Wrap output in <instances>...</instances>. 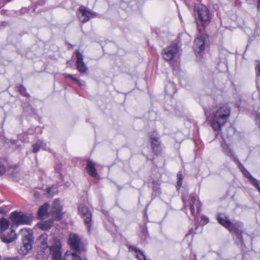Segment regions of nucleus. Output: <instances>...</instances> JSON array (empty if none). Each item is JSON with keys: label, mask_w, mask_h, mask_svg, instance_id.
I'll list each match as a JSON object with an SVG mask.
<instances>
[{"label": "nucleus", "mask_w": 260, "mask_h": 260, "mask_svg": "<svg viewBox=\"0 0 260 260\" xmlns=\"http://www.w3.org/2000/svg\"><path fill=\"white\" fill-rule=\"evenodd\" d=\"M37 241L42 249H49L53 260H62L61 244L58 239L52 238L48 241V235L43 234L40 236Z\"/></svg>", "instance_id": "f257e3e1"}, {"label": "nucleus", "mask_w": 260, "mask_h": 260, "mask_svg": "<svg viewBox=\"0 0 260 260\" xmlns=\"http://www.w3.org/2000/svg\"><path fill=\"white\" fill-rule=\"evenodd\" d=\"M22 237V245L18 250V253L22 255H26L32 250L34 243L33 232L31 230L23 229L20 231Z\"/></svg>", "instance_id": "f03ea898"}, {"label": "nucleus", "mask_w": 260, "mask_h": 260, "mask_svg": "<svg viewBox=\"0 0 260 260\" xmlns=\"http://www.w3.org/2000/svg\"><path fill=\"white\" fill-rule=\"evenodd\" d=\"M230 113V109L226 106H222L216 111L211 122L214 131L221 129V127L226 123Z\"/></svg>", "instance_id": "7ed1b4c3"}, {"label": "nucleus", "mask_w": 260, "mask_h": 260, "mask_svg": "<svg viewBox=\"0 0 260 260\" xmlns=\"http://www.w3.org/2000/svg\"><path fill=\"white\" fill-rule=\"evenodd\" d=\"M10 217L12 224L15 225L28 224L32 219L31 216L26 215L21 212H13L11 214Z\"/></svg>", "instance_id": "20e7f679"}, {"label": "nucleus", "mask_w": 260, "mask_h": 260, "mask_svg": "<svg viewBox=\"0 0 260 260\" xmlns=\"http://www.w3.org/2000/svg\"><path fill=\"white\" fill-rule=\"evenodd\" d=\"M200 20L203 25H206L209 23L210 16L208 8L204 5H199L196 8Z\"/></svg>", "instance_id": "39448f33"}, {"label": "nucleus", "mask_w": 260, "mask_h": 260, "mask_svg": "<svg viewBox=\"0 0 260 260\" xmlns=\"http://www.w3.org/2000/svg\"><path fill=\"white\" fill-rule=\"evenodd\" d=\"M78 212L83 218L85 224L87 225L89 232L91 230L92 214L88 208L83 204L78 207Z\"/></svg>", "instance_id": "423d86ee"}, {"label": "nucleus", "mask_w": 260, "mask_h": 260, "mask_svg": "<svg viewBox=\"0 0 260 260\" xmlns=\"http://www.w3.org/2000/svg\"><path fill=\"white\" fill-rule=\"evenodd\" d=\"M68 243L72 249L75 251H80L82 250L81 239L75 234H71L70 235Z\"/></svg>", "instance_id": "0eeeda50"}, {"label": "nucleus", "mask_w": 260, "mask_h": 260, "mask_svg": "<svg viewBox=\"0 0 260 260\" xmlns=\"http://www.w3.org/2000/svg\"><path fill=\"white\" fill-rule=\"evenodd\" d=\"M178 47L176 44H172L166 48L162 54L164 58L167 61L172 60L177 55L178 51Z\"/></svg>", "instance_id": "6e6552de"}, {"label": "nucleus", "mask_w": 260, "mask_h": 260, "mask_svg": "<svg viewBox=\"0 0 260 260\" xmlns=\"http://www.w3.org/2000/svg\"><path fill=\"white\" fill-rule=\"evenodd\" d=\"M216 218L218 222L220 224L228 229L231 232H235V231L234 230L233 224L224 214L218 213L216 216Z\"/></svg>", "instance_id": "1a4fd4ad"}, {"label": "nucleus", "mask_w": 260, "mask_h": 260, "mask_svg": "<svg viewBox=\"0 0 260 260\" xmlns=\"http://www.w3.org/2000/svg\"><path fill=\"white\" fill-rule=\"evenodd\" d=\"M78 16L80 20L83 22H86L89 20L90 18L96 16L95 13L90 12L83 7H81L78 13Z\"/></svg>", "instance_id": "9d476101"}, {"label": "nucleus", "mask_w": 260, "mask_h": 260, "mask_svg": "<svg viewBox=\"0 0 260 260\" xmlns=\"http://www.w3.org/2000/svg\"><path fill=\"white\" fill-rule=\"evenodd\" d=\"M76 67L78 71L81 73H85L87 71V67L83 61V55L78 51L76 52Z\"/></svg>", "instance_id": "9b49d317"}, {"label": "nucleus", "mask_w": 260, "mask_h": 260, "mask_svg": "<svg viewBox=\"0 0 260 260\" xmlns=\"http://www.w3.org/2000/svg\"><path fill=\"white\" fill-rule=\"evenodd\" d=\"M207 37L201 35L194 40V49L195 51L200 53L204 50Z\"/></svg>", "instance_id": "f8f14e48"}, {"label": "nucleus", "mask_w": 260, "mask_h": 260, "mask_svg": "<svg viewBox=\"0 0 260 260\" xmlns=\"http://www.w3.org/2000/svg\"><path fill=\"white\" fill-rule=\"evenodd\" d=\"M61 210L62 207L60 205L59 201L57 199L55 200L52 207V214L56 219L61 218L62 214Z\"/></svg>", "instance_id": "ddd939ff"}, {"label": "nucleus", "mask_w": 260, "mask_h": 260, "mask_svg": "<svg viewBox=\"0 0 260 260\" xmlns=\"http://www.w3.org/2000/svg\"><path fill=\"white\" fill-rule=\"evenodd\" d=\"M190 201L189 205L190 206V209L192 215L195 214V207L199 210L200 207V203L198 199L194 196H191L190 197Z\"/></svg>", "instance_id": "4468645a"}, {"label": "nucleus", "mask_w": 260, "mask_h": 260, "mask_svg": "<svg viewBox=\"0 0 260 260\" xmlns=\"http://www.w3.org/2000/svg\"><path fill=\"white\" fill-rule=\"evenodd\" d=\"M1 238L4 242L9 243L14 241L17 237L14 231L12 230L7 234L2 235Z\"/></svg>", "instance_id": "2eb2a0df"}, {"label": "nucleus", "mask_w": 260, "mask_h": 260, "mask_svg": "<svg viewBox=\"0 0 260 260\" xmlns=\"http://www.w3.org/2000/svg\"><path fill=\"white\" fill-rule=\"evenodd\" d=\"M95 164L91 160H88L87 164V170L90 176L96 178L98 176V173L95 169Z\"/></svg>", "instance_id": "dca6fc26"}, {"label": "nucleus", "mask_w": 260, "mask_h": 260, "mask_svg": "<svg viewBox=\"0 0 260 260\" xmlns=\"http://www.w3.org/2000/svg\"><path fill=\"white\" fill-rule=\"evenodd\" d=\"M79 252L75 251L73 252L72 251H67L64 256V260H83L79 255Z\"/></svg>", "instance_id": "f3484780"}, {"label": "nucleus", "mask_w": 260, "mask_h": 260, "mask_svg": "<svg viewBox=\"0 0 260 260\" xmlns=\"http://www.w3.org/2000/svg\"><path fill=\"white\" fill-rule=\"evenodd\" d=\"M49 206V204L45 203L40 208L38 212V215L40 218H43L45 216H48V209Z\"/></svg>", "instance_id": "a211bd4d"}, {"label": "nucleus", "mask_w": 260, "mask_h": 260, "mask_svg": "<svg viewBox=\"0 0 260 260\" xmlns=\"http://www.w3.org/2000/svg\"><path fill=\"white\" fill-rule=\"evenodd\" d=\"M129 250L134 251L136 253V256L139 260H147L143 252L138 250L134 246H130Z\"/></svg>", "instance_id": "6ab92c4d"}, {"label": "nucleus", "mask_w": 260, "mask_h": 260, "mask_svg": "<svg viewBox=\"0 0 260 260\" xmlns=\"http://www.w3.org/2000/svg\"><path fill=\"white\" fill-rule=\"evenodd\" d=\"M52 226V222L50 220H47L41 222L39 224V227L43 230H48Z\"/></svg>", "instance_id": "aec40b11"}, {"label": "nucleus", "mask_w": 260, "mask_h": 260, "mask_svg": "<svg viewBox=\"0 0 260 260\" xmlns=\"http://www.w3.org/2000/svg\"><path fill=\"white\" fill-rule=\"evenodd\" d=\"M9 221L5 218H0V229L1 232L6 231L9 226Z\"/></svg>", "instance_id": "412c9836"}, {"label": "nucleus", "mask_w": 260, "mask_h": 260, "mask_svg": "<svg viewBox=\"0 0 260 260\" xmlns=\"http://www.w3.org/2000/svg\"><path fill=\"white\" fill-rule=\"evenodd\" d=\"M246 176H247L250 180L252 184L257 188L259 192H260V183L258 180L252 177L248 172H247V174H245Z\"/></svg>", "instance_id": "4be33fe9"}, {"label": "nucleus", "mask_w": 260, "mask_h": 260, "mask_svg": "<svg viewBox=\"0 0 260 260\" xmlns=\"http://www.w3.org/2000/svg\"><path fill=\"white\" fill-rule=\"evenodd\" d=\"M40 148L45 149V144L42 141H38L33 145V152L36 153Z\"/></svg>", "instance_id": "5701e85b"}, {"label": "nucleus", "mask_w": 260, "mask_h": 260, "mask_svg": "<svg viewBox=\"0 0 260 260\" xmlns=\"http://www.w3.org/2000/svg\"><path fill=\"white\" fill-rule=\"evenodd\" d=\"M151 145H152V149L154 151L156 149V150L157 151L158 149V146L159 144L158 138L153 137V136H151Z\"/></svg>", "instance_id": "b1692460"}, {"label": "nucleus", "mask_w": 260, "mask_h": 260, "mask_svg": "<svg viewBox=\"0 0 260 260\" xmlns=\"http://www.w3.org/2000/svg\"><path fill=\"white\" fill-rule=\"evenodd\" d=\"M223 148L226 155L232 157L235 160H237V157L235 156L234 152H233V150L231 149L229 146H223Z\"/></svg>", "instance_id": "393cba45"}, {"label": "nucleus", "mask_w": 260, "mask_h": 260, "mask_svg": "<svg viewBox=\"0 0 260 260\" xmlns=\"http://www.w3.org/2000/svg\"><path fill=\"white\" fill-rule=\"evenodd\" d=\"M66 78H69L71 79L72 80L75 81L76 83H77L80 86H81L82 85V84L81 82L77 78L73 77L72 75H68L66 74L64 75Z\"/></svg>", "instance_id": "a878e982"}, {"label": "nucleus", "mask_w": 260, "mask_h": 260, "mask_svg": "<svg viewBox=\"0 0 260 260\" xmlns=\"http://www.w3.org/2000/svg\"><path fill=\"white\" fill-rule=\"evenodd\" d=\"M55 188L53 187H50L47 189V193L48 194V197L52 196L55 193Z\"/></svg>", "instance_id": "bb28decb"}, {"label": "nucleus", "mask_w": 260, "mask_h": 260, "mask_svg": "<svg viewBox=\"0 0 260 260\" xmlns=\"http://www.w3.org/2000/svg\"><path fill=\"white\" fill-rule=\"evenodd\" d=\"M177 176H178L177 187L178 188L179 187H180L182 185L183 177L182 175L180 173L178 174Z\"/></svg>", "instance_id": "cd10ccee"}, {"label": "nucleus", "mask_w": 260, "mask_h": 260, "mask_svg": "<svg viewBox=\"0 0 260 260\" xmlns=\"http://www.w3.org/2000/svg\"><path fill=\"white\" fill-rule=\"evenodd\" d=\"M256 65L255 67V70L256 71L257 76H260V62L259 61H256Z\"/></svg>", "instance_id": "c85d7f7f"}, {"label": "nucleus", "mask_w": 260, "mask_h": 260, "mask_svg": "<svg viewBox=\"0 0 260 260\" xmlns=\"http://www.w3.org/2000/svg\"><path fill=\"white\" fill-rule=\"evenodd\" d=\"M201 220L204 224H206L209 222V219L207 217L203 216L201 218Z\"/></svg>", "instance_id": "c756f323"}, {"label": "nucleus", "mask_w": 260, "mask_h": 260, "mask_svg": "<svg viewBox=\"0 0 260 260\" xmlns=\"http://www.w3.org/2000/svg\"><path fill=\"white\" fill-rule=\"evenodd\" d=\"M4 260H18V258L17 257H6Z\"/></svg>", "instance_id": "7c9ffc66"}, {"label": "nucleus", "mask_w": 260, "mask_h": 260, "mask_svg": "<svg viewBox=\"0 0 260 260\" xmlns=\"http://www.w3.org/2000/svg\"><path fill=\"white\" fill-rule=\"evenodd\" d=\"M182 199H183V201H184V202L185 206H187V205H188V203L186 202V199H185V197H184V196H183V198H182Z\"/></svg>", "instance_id": "2f4dec72"}, {"label": "nucleus", "mask_w": 260, "mask_h": 260, "mask_svg": "<svg viewBox=\"0 0 260 260\" xmlns=\"http://www.w3.org/2000/svg\"><path fill=\"white\" fill-rule=\"evenodd\" d=\"M257 9L258 10L260 11V0L259 1L258 3Z\"/></svg>", "instance_id": "473e14b6"}, {"label": "nucleus", "mask_w": 260, "mask_h": 260, "mask_svg": "<svg viewBox=\"0 0 260 260\" xmlns=\"http://www.w3.org/2000/svg\"><path fill=\"white\" fill-rule=\"evenodd\" d=\"M19 89H24V88L23 87H20Z\"/></svg>", "instance_id": "72a5a7b5"}, {"label": "nucleus", "mask_w": 260, "mask_h": 260, "mask_svg": "<svg viewBox=\"0 0 260 260\" xmlns=\"http://www.w3.org/2000/svg\"><path fill=\"white\" fill-rule=\"evenodd\" d=\"M0 260H2V257H1V255H0Z\"/></svg>", "instance_id": "f704fd0d"}]
</instances>
